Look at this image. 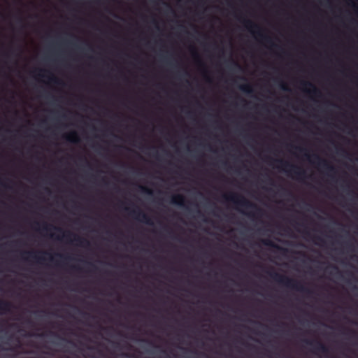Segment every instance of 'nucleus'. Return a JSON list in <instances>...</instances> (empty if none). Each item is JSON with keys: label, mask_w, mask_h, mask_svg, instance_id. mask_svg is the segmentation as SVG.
I'll return each mask as SVG.
<instances>
[{"label": "nucleus", "mask_w": 358, "mask_h": 358, "mask_svg": "<svg viewBox=\"0 0 358 358\" xmlns=\"http://www.w3.org/2000/svg\"><path fill=\"white\" fill-rule=\"evenodd\" d=\"M332 267L336 269V270H338V268L336 266H332Z\"/></svg>", "instance_id": "obj_29"}, {"label": "nucleus", "mask_w": 358, "mask_h": 358, "mask_svg": "<svg viewBox=\"0 0 358 358\" xmlns=\"http://www.w3.org/2000/svg\"><path fill=\"white\" fill-rule=\"evenodd\" d=\"M303 342L312 347L315 350V351L322 352L323 354H327L329 352V348L323 344L320 341H312L308 339L303 340Z\"/></svg>", "instance_id": "obj_8"}, {"label": "nucleus", "mask_w": 358, "mask_h": 358, "mask_svg": "<svg viewBox=\"0 0 358 358\" xmlns=\"http://www.w3.org/2000/svg\"><path fill=\"white\" fill-rule=\"evenodd\" d=\"M234 64L236 66L239 67V65L238 64V63H236V62H234Z\"/></svg>", "instance_id": "obj_25"}, {"label": "nucleus", "mask_w": 358, "mask_h": 358, "mask_svg": "<svg viewBox=\"0 0 358 358\" xmlns=\"http://www.w3.org/2000/svg\"><path fill=\"white\" fill-rule=\"evenodd\" d=\"M0 184L3 186H4V184L1 182V180H0Z\"/></svg>", "instance_id": "obj_31"}, {"label": "nucleus", "mask_w": 358, "mask_h": 358, "mask_svg": "<svg viewBox=\"0 0 358 358\" xmlns=\"http://www.w3.org/2000/svg\"><path fill=\"white\" fill-rule=\"evenodd\" d=\"M57 256L61 257V258H64V259H68L69 258V257H64V255H61V254H57L56 255Z\"/></svg>", "instance_id": "obj_24"}, {"label": "nucleus", "mask_w": 358, "mask_h": 358, "mask_svg": "<svg viewBox=\"0 0 358 358\" xmlns=\"http://www.w3.org/2000/svg\"><path fill=\"white\" fill-rule=\"evenodd\" d=\"M130 215H131L135 219H137L147 224L152 225L153 222L150 217L142 211L141 209L137 208L129 210Z\"/></svg>", "instance_id": "obj_6"}, {"label": "nucleus", "mask_w": 358, "mask_h": 358, "mask_svg": "<svg viewBox=\"0 0 358 358\" xmlns=\"http://www.w3.org/2000/svg\"><path fill=\"white\" fill-rule=\"evenodd\" d=\"M73 268L76 269V270H80V268L76 267V266H73Z\"/></svg>", "instance_id": "obj_26"}, {"label": "nucleus", "mask_w": 358, "mask_h": 358, "mask_svg": "<svg viewBox=\"0 0 358 358\" xmlns=\"http://www.w3.org/2000/svg\"><path fill=\"white\" fill-rule=\"evenodd\" d=\"M185 198L182 194H175L171 196V203L180 206H184Z\"/></svg>", "instance_id": "obj_12"}, {"label": "nucleus", "mask_w": 358, "mask_h": 358, "mask_svg": "<svg viewBox=\"0 0 358 358\" xmlns=\"http://www.w3.org/2000/svg\"><path fill=\"white\" fill-rule=\"evenodd\" d=\"M64 138L66 139L67 141L71 143H76L79 142L80 139L78 136V134L76 131H71V133L68 134H65L64 136Z\"/></svg>", "instance_id": "obj_15"}, {"label": "nucleus", "mask_w": 358, "mask_h": 358, "mask_svg": "<svg viewBox=\"0 0 358 358\" xmlns=\"http://www.w3.org/2000/svg\"><path fill=\"white\" fill-rule=\"evenodd\" d=\"M207 80H208V82L211 81V80L210 78H207Z\"/></svg>", "instance_id": "obj_32"}, {"label": "nucleus", "mask_w": 358, "mask_h": 358, "mask_svg": "<svg viewBox=\"0 0 358 358\" xmlns=\"http://www.w3.org/2000/svg\"><path fill=\"white\" fill-rule=\"evenodd\" d=\"M138 187H139L140 190L143 193H145L149 195H151L153 194L152 190L145 186L139 185Z\"/></svg>", "instance_id": "obj_18"}, {"label": "nucleus", "mask_w": 358, "mask_h": 358, "mask_svg": "<svg viewBox=\"0 0 358 358\" xmlns=\"http://www.w3.org/2000/svg\"><path fill=\"white\" fill-rule=\"evenodd\" d=\"M197 212H198V213H199V215H201V212H200V210H198Z\"/></svg>", "instance_id": "obj_35"}, {"label": "nucleus", "mask_w": 358, "mask_h": 358, "mask_svg": "<svg viewBox=\"0 0 358 358\" xmlns=\"http://www.w3.org/2000/svg\"><path fill=\"white\" fill-rule=\"evenodd\" d=\"M19 21H20V22H22V18H20V19H19Z\"/></svg>", "instance_id": "obj_33"}, {"label": "nucleus", "mask_w": 358, "mask_h": 358, "mask_svg": "<svg viewBox=\"0 0 358 358\" xmlns=\"http://www.w3.org/2000/svg\"><path fill=\"white\" fill-rule=\"evenodd\" d=\"M72 237L73 238V241H76L78 243V245H79L80 246L90 245V242L87 239H85L83 237H80L71 231H67L66 233H64V234H63V238L66 239L68 241H71Z\"/></svg>", "instance_id": "obj_7"}, {"label": "nucleus", "mask_w": 358, "mask_h": 358, "mask_svg": "<svg viewBox=\"0 0 358 358\" xmlns=\"http://www.w3.org/2000/svg\"><path fill=\"white\" fill-rule=\"evenodd\" d=\"M304 233H305V234H306V235H310L309 232H308V231H304Z\"/></svg>", "instance_id": "obj_27"}, {"label": "nucleus", "mask_w": 358, "mask_h": 358, "mask_svg": "<svg viewBox=\"0 0 358 358\" xmlns=\"http://www.w3.org/2000/svg\"><path fill=\"white\" fill-rule=\"evenodd\" d=\"M296 149L299 150L301 152H303L304 156H306L308 159H310V155H308L306 149L299 147L296 148Z\"/></svg>", "instance_id": "obj_20"}, {"label": "nucleus", "mask_w": 358, "mask_h": 358, "mask_svg": "<svg viewBox=\"0 0 358 358\" xmlns=\"http://www.w3.org/2000/svg\"><path fill=\"white\" fill-rule=\"evenodd\" d=\"M239 89L242 92L247 93V94H252L253 92L252 87L248 83L240 85Z\"/></svg>", "instance_id": "obj_16"}, {"label": "nucleus", "mask_w": 358, "mask_h": 358, "mask_svg": "<svg viewBox=\"0 0 358 358\" xmlns=\"http://www.w3.org/2000/svg\"><path fill=\"white\" fill-rule=\"evenodd\" d=\"M313 241L315 244H317V241L324 242V240L320 236H313Z\"/></svg>", "instance_id": "obj_22"}, {"label": "nucleus", "mask_w": 358, "mask_h": 358, "mask_svg": "<svg viewBox=\"0 0 358 358\" xmlns=\"http://www.w3.org/2000/svg\"><path fill=\"white\" fill-rule=\"evenodd\" d=\"M38 71H39L38 76L40 77H42V78L47 77V76L45 74L42 73L45 72V70L39 69ZM48 78H49V80L51 83H53L57 84V85H62V82L59 79H58L57 77L53 76L52 74H50V76H48Z\"/></svg>", "instance_id": "obj_14"}, {"label": "nucleus", "mask_w": 358, "mask_h": 358, "mask_svg": "<svg viewBox=\"0 0 358 358\" xmlns=\"http://www.w3.org/2000/svg\"><path fill=\"white\" fill-rule=\"evenodd\" d=\"M49 334H50V335H51V336H55V337H56V338H59V339H61V340H62V341H67V342H68V343H73L71 341L66 340V339H64V338H61L59 335H57V334L56 333H55V332L50 331V332L49 333Z\"/></svg>", "instance_id": "obj_19"}, {"label": "nucleus", "mask_w": 358, "mask_h": 358, "mask_svg": "<svg viewBox=\"0 0 358 358\" xmlns=\"http://www.w3.org/2000/svg\"><path fill=\"white\" fill-rule=\"evenodd\" d=\"M38 336H44V334H40V335H38Z\"/></svg>", "instance_id": "obj_36"}, {"label": "nucleus", "mask_w": 358, "mask_h": 358, "mask_svg": "<svg viewBox=\"0 0 358 358\" xmlns=\"http://www.w3.org/2000/svg\"><path fill=\"white\" fill-rule=\"evenodd\" d=\"M13 305L10 301L0 299V311L1 313H9Z\"/></svg>", "instance_id": "obj_13"}, {"label": "nucleus", "mask_w": 358, "mask_h": 358, "mask_svg": "<svg viewBox=\"0 0 358 358\" xmlns=\"http://www.w3.org/2000/svg\"><path fill=\"white\" fill-rule=\"evenodd\" d=\"M268 275L277 282L287 287L299 291L301 292L306 293L308 294H312V290L306 287L300 282L295 279L290 278L286 275L280 274L277 272H268Z\"/></svg>", "instance_id": "obj_2"}, {"label": "nucleus", "mask_w": 358, "mask_h": 358, "mask_svg": "<svg viewBox=\"0 0 358 358\" xmlns=\"http://www.w3.org/2000/svg\"><path fill=\"white\" fill-rule=\"evenodd\" d=\"M50 227L51 228H52V229H55V230H57V231H59V232H63V230H62V228L56 227H54V226H52V225H49V224H48L47 223H44V224H43V230H45V231H48L50 229Z\"/></svg>", "instance_id": "obj_17"}, {"label": "nucleus", "mask_w": 358, "mask_h": 358, "mask_svg": "<svg viewBox=\"0 0 358 358\" xmlns=\"http://www.w3.org/2000/svg\"><path fill=\"white\" fill-rule=\"evenodd\" d=\"M243 23L245 24V27L251 33H252L253 34L257 35L258 36H259L262 39H263L266 42L273 44L272 40L271 39V38L263 34V31L259 25L254 23L252 21H251L250 20H244Z\"/></svg>", "instance_id": "obj_4"}, {"label": "nucleus", "mask_w": 358, "mask_h": 358, "mask_svg": "<svg viewBox=\"0 0 358 358\" xmlns=\"http://www.w3.org/2000/svg\"><path fill=\"white\" fill-rule=\"evenodd\" d=\"M313 157L315 159V162H313L314 164H315L317 166L322 167V168L324 169L325 170L330 171V172L336 171L335 167L334 166H332L327 160L322 159L317 155H314Z\"/></svg>", "instance_id": "obj_9"}, {"label": "nucleus", "mask_w": 358, "mask_h": 358, "mask_svg": "<svg viewBox=\"0 0 358 358\" xmlns=\"http://www.w3.org/2000/svg\"><path fill=\"white\" fill-rule=\"evenodd\" d=\"M125 210H129V208H125Z\"/></svg>", "instance_id": "obj_34"}, {"label": "nucleus", "mask_w": 358, "mask_h": 358, "mask_svg": "<svg viewBox=\"0 0 358 358\" xmlns=\"http://www.w3.org/2000/svg\"><path fill=\"white\" fill-rule=\"evenodd\" d=\"M348 331H349V332H350V333H352V334H355V331H352V330H348Z\"/></svg>", "instance_id": "obj_28"}, {"label": "nucleus", "mask_w": 358, "mask_h": 358, "mask_svg": "<svg viewBox=\"0 0 358 358\" xmlns=\"http://www.w3.org/2000/svg\"><path fill=\"white\" fill-rule=\"evenodd\" d=\"M274 161L278 162L280 164L278 167L288 175L293 174L297 179H303L306 177V171L302 168L282 159H276Z\"/></svg>", "instance_id": "obj_3"}, {"label": "nucleus", "mask_w": 358, "mask_h": 358, "mask_svg": "<svg viewBox=\"0 0 358 358\" xmlns=\"http://www.w3.org/2000/svg\"><path fill=\"white\" fill-rule=\"evenodd\" d=\"M192 53H193V55L196 57V58H199V55L197 53V52L195 50L194 48H192Z\"/></svg>", "instance_id": "obj_23"}, {"label": "nucleus", "mask_w": 358, "mask_h": 358, "mask_svg": "<svg viewBox=\"0 0 358 358\" xmlns=\"http://www.w3.org/2000/svg\"><path fill=\"white\" fill-rule=\"evenodd\" d=\"M301 84L303 86V91L307 94L316 96L321 94L320 90L310 82L301 81Z\"/></svg>", "instance_id": "obj_10"}, {"label": "nucleus", "mask_w": 358, "mask_h": 358, "mask_svg": "<svg viewBox=\"0 0 358 358\" xmlns=\"http://www.w3.org/2000/svg\"><path fill=\"white\" fill-rule=\"evenodd\" d=\"M22 258L23 259H28V257H31L34 259H35L38 262H42L43 261L45 260V258L44 255H48L49 259L51 261L54 260V258L52 255L48 252L45 251H39V252H35V251H24L22 252Z\"/></svg>", "instance_id": "obj_5"}, {"label": "nucleus", "mask_w": 358, "mask_h": 358, "mask_svg": "<svg viewBox=\"0 0 358 358\" xmlns=\"http://www.w3.org/2000/svg\"><path fill=\"white\" fill-rule=\"evenodd\" d=\"M280 88H281L282 90H284V91H289V87H287V85L285 83H283V82H281V83H280Z\"/></svg>", "instance_id": "obj_21"}, {"label": "nucleus", "mask_w": 358, "mask_h": 358, "mask_svg": "<svg viewBox=\"0 0 358 358\" xmlns=\"http://www.w3.org/2000/svg\"><path fill=\"white\" fill-rule=\"evenodd\" d=\"M262 243L263 245H264L266 246L273 248L276 249L277 250L280 251L281 252H283V253H285L287 251V249L279 246L278 245H277L276 243H275L274 242H273L272 241H271L269 239H264L262 241Z\"/></svg>", "instance_id": "obj_11"}, {"label": "nucleus", "mask_w": 358, "mask_h": 358, "mask_svg": "<svg viewBox=\"0 0 358 358\" xmlns=\"http://www.w3.org/2000/svg\"><path fill=\"white\" fill-rule=\"evenodd\" d=\"M199 63L201 66H204L203 63H202L200 60H199Z\"/></svg>", "instance_id": "obj_30"}, {"label": "nucleus", "mask_w": 358, "mask_h": 358, "mask_svg": "<svg viewBox=\"0 0 358 358\" xmlns=\"http://www.w3.org/2000/svg\"><path fill=\"white\" fill-rule=\"evenodd\" d=\"M223 199L226 201L231 202L237 207H241L245 209H252V211L248 213V215L252 217H257L263 215V210L257 206L255 203L251 202L243 196L236 193L231 192L229 194H224L222 195Z\"/></svg>", "instance_id": "obj_1"}]
</instances>
